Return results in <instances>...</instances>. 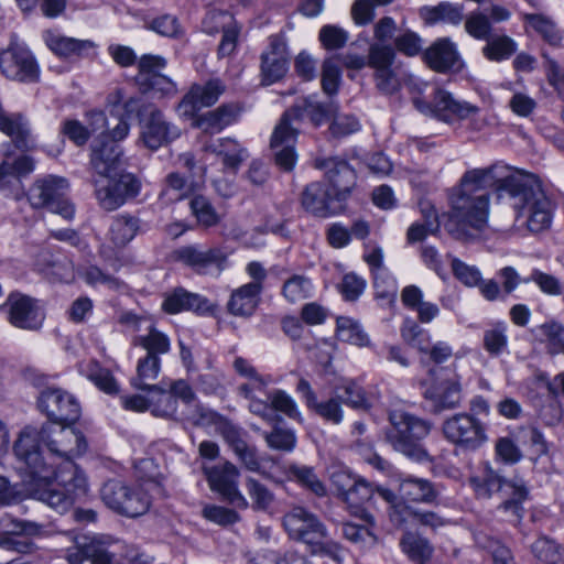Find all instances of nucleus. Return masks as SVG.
<instances>
[{"instance_id": "c85d7f7f", "label": "nucleus", "mask_w": 564, "mask_h": 564, "mask_svg": "<svg viewBox=\"0 0 564 564\" xmlns=\"http://www.w3.org/2000/svg\"><path fill=\"white\" fill-rule=\"evenodd\" d=\"M147 231L145 224L137 215L122 213L112 218L108 230L110 242L118 249L124 248L137 235Z\"/></svg>"}, {"instance_id": "20e7f679", "label": "nucleus", "mask_w": 564, "mask_h": 564, "mask_svg": "<svg viewBox=\"0 0 564 564\" xmlns=\"http://www.w3.org/2000/svg\"><path fill=\"white\" fill-rule=\"evenodd\" d=\"M291 540L304 543L312 555L335 558L338 545L327 540V529L319 518L303 507H293L282 518Z\"/></svg>"}, {"instance_id": "f704fd0d", "label": "nucleus", "mask_w": 564, "mask_h": 564, "mask_svg": "<svg viewBox=\"0 0 564 564\" xmlns=\"http://www.w3.org/2000/svg\"><path fill=\"white\" fill-rule=\"evenodd\" d=\"M73 424H61L58 435L61 437V447L56 449L55 458H61L66 463L73 460L75 456L84 454L87 449L85 436Z\"/></svg>"}, {"instance_id": "ddd939ff", "label": "nucleus", "mask_w": 564, "mask_h": 564, "mask_svg": "<svg viewBox=\"0 0 564 564\" xmlns=\"http://www.w3.org/2000/svg\"><path fill=\"white\" fill-rule=\"evenodd\" d=\"M0 313L7 314V321L17 328L36 332L42 328L45 313L39 301L20 292H11L4 303L0 304Z\"/></svg>"}, {"instance_id": "864d4df0", "label": "nucleus", "mask_w": 564, "mask_h": 564, "mask_svg": "<svg viewBox=\"0 0 564 564\" xmlns=\"http://www.w3.org/2000/svg\"><path fill=\"white\" fill-rule=\"evenodd\" d=\"M532 552L535 557L544 564L564 563V550L551 539H538L532 545Z\"/></svg>"}, {"instance_id": "052dcab7", "label": "nucleus", "mask_w": 564, "mask_h": 564, "mask_svg": "<svg viewBox=\"0 0 564 564\" xmlns=\"http://www.w3.org/2000/svg\"><path fill=\"white\" fill-rule=\"evenodd\" d=\"M215 429L217 433L223 436L232 452L247 443L246 437L248 433L225 416L218 419Z\"/></svg>"}, {"instance_id": "6e6552de", "label": "nucleus", "mask_w": 564, "mask_h": 564, "mask_svg": "<svg viewBox=\"0 0 564 564\" xmlns=\"http://www.w3.org/2000/svg\"><path fill=\"white\" fill-rule=\"evenodd\" d=\"M429 376L430 380L422 382V386L423 398L430 402L432 413L440 414L462 405L463 387L459 375L445 376L443 370L432 368Z\"/></svg>"}, {"instance_id": "37998d69", "label": "nucleus", "mask_w": 564, "mask_h": 564, "mask_svg": "<svg viewBox=\"0 0 564 564\" xmlns=\"http://www.w3.org/2000/svg\"><path fill=\"white\" fill-rule=\"evenodd\" d=\"M147 329L148 333L145 335L133 337L132 345L142 347L147 351L145 355L160 357L167 354L171 349L167 335L155 328L153 324H150Z\"/></svg>"}, {"instance_id": "b1692460", "label": "nucleus", "mask_w": 564, "mask_h": 564, "mask_svg": "<svg viewBox=\"0 0 564 564\" xmlns=\"http://www.w3.org/2000/svg\"><path fill=\"white\" fill-rule=\"evenodd\" d=\"M65 558L69 564H82L86 560L91 564H111L112 552L99 538L79 535L75 544L66 550Z\"/></svg>"}, {"instance_id": "f03ea898", "label": "nucleus", "mask_w": 564, "mask_h": 564, "mask_svg": "<svg viewBox=\"0 0 564 564\" xmlns=\"http://www.w3.org/2000/svg\"><path fill=\"white\" fill-rule=\"evenodd\" d=\"M61 423L46 422L36 427L24 426L14 443V454L19 462L25 465L30 476L29 488L31 495L46 503L58 513L67 512L75 500L86 495L87 479L82 470L67 459L57 469L53 462H47L41 452L43 444L50 458H55L56 449L61 447V437L57 436Z\"/></svg>"}, {"instance_id": "6ab92c4d", "label": "nucleus", "mask_w": 564, "mask_h": 564, "mask_svg": "<svg viewBox=\"0 0 564 564\" xmlns=\"http://www.w3.org/2000/svg\"><path fill=\"white\" fill-rule=\"evenodd\" d=\"M181 135V130L169 122L161 110L150 108L148 116L142 120L141 139L150 150H158Z\"/></svg>"}, {"instance_id": "4468645a", "label": "nucleus", "mask_w": 564, "mask_h": 564, "mask_svg": "<svg viewBox=\"0 0 564 564\" xmlns=\"http://www.w3.org/2000/svg\"><path fill=\"white\" fill-rule=\"evenodd\" d=\"M314 167L324 172L327 187L334 192L337 203H345L356 186L357 175L347 160L340 156H317Z\"/></svg>"}, {"instance_id": "c03bdc74", "label": "nucleus", "mask_w": 564, "mask_h": 564, "mask_svg": "<svg viewBox=\"0 0 564 564\" xmlns=\"http://www.w3.org/2000/svg\"><path fill=\"white\" fill-rule=\"evenodd\" d=\"M161 371V358L158 356L145 355L137 364V373L131 378V384L138 390H148Z\"/></svg>"}, {"instance_id": "bf43d9fd", "label": "nucleus", "mask_w": 564, "mask_h": 564, "mask_svg": "<svg viewBox=\"0 0 564 564\" xmlns=\"http://www.w3.org/2000/svg\"><path fill=\"white\" fill-rule=\"evenodd\" d=\"M540 341L545 343L552 354H557L564 340V326L555 321L545 322L535 328Z\"/></svg>"}, {"instance_id": "aec40b11", "label": "nucleus", "mask_w": 564, "mask_h": 564, "mask_svg": "<svg viewBox=\"0 0 564 564\" xmlns=\"http://www.w3.org/2000/svg\"><path fill=\"white\" fill-rule=\"evenodd\" d=\"M290 113H283L271 137V149L274 160L284 171H291L296 162L294 145L296 143L299 128L288 124Z\"/></svg>"}, {"instance_id": "a18cd8bd", "label": "nucleus", "mask_w": 564, "mask_h": 564, "mask_svg": "<svg viewBox=\"0 0 564 564\" xmlns=\"http://www.w3.org/2000/svg\"><path fill=\"white\" fill-rule=\"evenodd\" d=\"M508 326L505 322L492 323L484 330L482 346L490 357H499L508 348Z\"/></svg>"}, {"instance_id": "0e129e2a", "label": "nucleus", "mask_w": 564, "mask_h": 564, "mask_svg": "<svg viewBox=\"0 0 564 564\" xmlns=\"http://www.w3.org/2000/svg\"><path fill=\"white\" fill-rule=\"evenodd\" d=\"M523 19L551 45H557L562 35L553 21L541 14L527 13Z\"/></svg>"}, {"instance_id": "f3484780", "label": "nucleus", "mask_w": 564, "mask_h": 564, "mask_svg": "<svg viewBox=\"0 0 564 564\" xmlns=\"http://www.w3.org/2000/svg\"><path fill=\"white\" fill-rule=\"evenodd\" d=\"M204 474L213 491L218 492L228 503L246 509L249 503L238 488L239 470L230 462H225L212 467L204 466Z\"/></svg>"}, {"instance_id": "79ce46f5", "label": "nucleus", "mask_w": 564, "mask_h": 564, "mask_svg": "<svg viewBox=\"0 0 564 564\" xmlns=\"http://www.w3.org/2000/svg\"><path fill=\"white\" fill-rule=\"evenodd\" d=\"M147 391L150 392V411L153 415L165 419H177V401L170 390L166 391L158 384H153Z\"/></svg>"}, {"instance_id": "69168bd1", "label": "nucleus", "mask_w": 564, "mask_h": 564, "mask_svg": "<svg viewBox=\"0 0 564 564\" xmlns=\"http://www.w3.org/2000/svg\"><path fill=\"white\" fill-rule=\"evenodd\" d=\"M166 66V59L160 55L145 54L141 56L138 63V75L135 77L138 84L142 86L152 77L162 74L161 72Z\"/></svg>"}, {"instance_id": "393cba45", "label": "nucleus", "mask_w": 564, "mask_h": 564, "mask_svg": "<svg viewBox=\"0 0 564 564\" xmlns=\"http://www.w3.org/2000/svg\"><path fill=\"white\" fill-rule=\"evenodd\" d=\"M90 166L91 176H111L120 173H129L124 170L123 151L116 142L100 141V145L93 147Z\"/></svg>"}, {"instance_id": "39448f33", "label": "nucleus", "mask_w": 564, "mask_h": 564, "mask_svg": "<svg viewBox=\"0 0 564 564\" xmlns=\"http://www.w3.org/2000/svg\"><path fill=\"white\" fill-rule=\"evenodd\" d=\"M389 421L387 440L395 451L419 463L429 459L421 441L430 434L431 422L401 410L391 411Z\"/></svg>"}, {"instance_id": "e2e57ef3", "label": "nucleus", "mask_w": 564, "mask_h": 564, "mask_svg": "<svg viewBox=\"0 0 564 564\" xmlns=\"http://www.w3.org/2000/svg\"><path fill=\"white\" fill-rule=\"evenodd\" d=\"M375 521L372 523L365 522L364 525H359L352 522L343 523L341 531L344 536L356 544L373 545L377 542V536L372 531Z\"/></svg>"}, {"instance_id": "de8ad7c7", "label": "nucleus", "mask_w": 564, "mask_h": 564, "mask_svg": "<svg viewBox=\"0 0 564 564\" xmlns=\"http://www.w3.org/2000/svg\"><path fill=\"white\" fill-rule=\"evenodd\" d=\"M336 324V334L339 340L360 347L368 345L369 337L357 321L340 316Z\"/></svg>"}, {"instance_id": "3c124183", "label": "nucleus", "mask_w": 564, "mask_h": 564, "mask_svg": "<svg viewBox=\"0 0 564 564\" xmlns=\"http://www.w3.org/2000/svg\"><path fill=\"white\" fill-rule=\"evenodd\" d=\"M336 391L341 397V403L352 409L367 411L371 406L365 389L354 381L345 382Z\"/></svg>"}, {"instance_id": "f257e3e1", "label": "nucleus", "mask_w": 564, "mask_h": 564, "mask_svg": "<svg viewBox=\"0 0 564 564\" xmlns=\"http://www.w3.org/2000/svg\"><path fill=\"white\" fill-rule=\"evenodd\" d=\"M495 188L498 197L507 199L516 218H524L527 228L534 234L551 224V202L540 178L502 163L467 171L459 191L451 198L452 212L444 229L456 240L473 241L480 238L488 226L489 194Z\"/></svg>"}, {"instance_id": "603ef678", "label": "nucleus", "mask_w": 564, "mask_h": 564, "mask_svg": "<svg viewBox=\"0 0 564 564\" xmlns=\"http://www.w3.org/2000/svg\"><path fill=\"white\" fill-rule=\"evenodd\" d=\"M341 405V397L336 392L335 395L327 400H317L310 410L326 422L340 424L344 420V410Z\"/></svg>"}, {"instance_id": "423d86ee", "label": "nucleus", "mask_w": 564, "mask_h": 564, "mask_svg": "<svg viewBox=\"0 0 564 564\" xmlns=\"http://www.w3.org/2000/svg\"><path fill=\"white\" fill-rule=\"evenodd\" d=\"M100 498L107 508L126 518L143 516L151 507V498L140 485L119 479L106 481L100 488Z\"/></svg>"}, {"instance_id": "bb28decb", "label": "nucleus", "mask_w": 564, "mask_h": 564, "mask_svg": "<svg viewBox=\"0 0 564 564\" xmlns=\"http://www.w3.org/2000/svg\"><path fill=\"white\" fill-rule=\"evenodd\" d=\"M424 63L437 73L459 70L463 62L456 45L447 37L436 40L422 55Z\"/></svg>"}, {"instance_id": "7c9ffc66", "label": "nucleus", "mask_w": 564, "mask_h": 564, "mask_svg": "<svg viewBox=\"0 0 564 564\" xmlns=\"http://www.w3.org/2000/svg\"><path fill=\"white\" fill-rule=\"evenodd\" d=\"M206 151L221 159L225 169L236 173L240 165L248 159L249 153L237 140L220 138L205 147Z\"/></svg>"}, {"instance_id": "a878e982", "label": "nucleus", "mask_w": 564, "mask_h": 564, "mask_svg": "<svg viewBox=\"0 0 564 564\" xmlns=\"http://www.w3.org/2000/svg\"><path fill=\"white\" fill-rule=\"evenodd\" d=\"M162 310L167 314L191 311L203 315L213 313L214 305L210 304L207 297L178 286L164 294Z\"/></svg>"}, {"instance_id": "5fc2aeb1", "label": "nucleus", "mask_w": 564, "mask_h": 564, "mask_svg": "<svg viewBox=\"0 0 564 564\" xmlns=\"http://www.w3.org/2000/svg\"><path fill=\"white\" fill-rule=\"evenodd\" d=\"M341 80V69L339 66V55L326 58L322 65V88L323 91L333 96L336 95Z\"/></svg>"}, {"instance_id": "412c9836", "label": "nucleus", "mask_w": 564, "mask_h": 564, "mask_svg": "<svg viewBox=\"0 0 564 564\" xmlns=\"http://www.w3.org/2000/svg\"><path fill=\"white\" fill-rule=\"evenodd\" d=\"M395 56V50L390 44L372 43L368 50V66L375 68L377 87L386 94L397 89L395 75L391 68Z\"/></svg>"}, {"instance_id": "7ed1b4c3", "label": "nucleus", "mask_w": 564, "mask_h": 564, "mask_svg": "<svg viewBox=\"0 0 564 564\" xmlns=\"http://www.w3.org/2000/svg\"><path fill=\"white\" fill-rule=\"evenodd\" d=\"M468 482L478 498L489 499L494 494H500L502 502L499 509L510 513L514 521L521 520L524 511L522 505L529 495L522 481L506 479L488 463H484L469 477Z\"/></svg>"}, {"instance_id": "ea45409f", "label": "nucleus", "mask_w": 564, "mask_h": 564, "mask_svg": "<svg viewBox=\"0 0 564 564\" xmlns=\"http://www.w3.org/2000/svg\"><path fill=\"white\" fill-rule=\"evenodd\" d=\"M286 475L289 479L297 482L303 488L310 490L317 497L326 496V487L318 478L315 470L311 466L291 464L288 466Z\"/></svg>"}, {"instance_id": "49530a36", "label": "nucleus", "mask_w": 564, "mask_h": 564, "mask_svg": "<svg viewBox=\"0 0 564 564\" xmlns=\"http://www.w3.org/2000/svg\"><path fill=\"white\" fill-rule=\"evenodd\" d=\"M517 52V43L508 35H491L482 47V55L491 62L509 59Z\"/></svg>"}, {"instance_id": "72a5a7b5", "label": "nucleus", "mask_w": 564, "mask_h": 564, "mask_svg": "<svg viewBox=\"0 0 564 564\" xmlns=\"http://www.w3.org/2000/svg\"><path fill=\"white\" fill-rule=\"evenodd\" d=\"M372 496V486L364 479L358 478L351 490L345 495L343 501L347 505L351 514L371 524L372 516L365 509L364 505L369 502Z\"/></svg>"}, {"instance_id": "f8f14e48", "label": "nucleus", "mask_w": 564, "mask_h": 564, "mask_svg": "<svg viewBox=\"0 0 564 564\" xmlns=\"http://www.w3.org/2000/svg\"><path fill=\"white\" fill-rule=\"evenodd\" d=\"M176 259L191 268L196 274L219 276L228 268L229 251L219 246H184L175 251Z\"/></svg>"}, {"instance_id": "0eeeda50", "label": "nucleus", "mask_w": 564, "mask_h": 564, "mask_svg": "<svg viewBox=\"0 0 564 564\" xmlns=\"http://www.w3.org/2000/svg\"><path fill=\"white\" fill-rule=\"evenodd\" d=\"M94 195L98 206L105 212H115L141 192L142 183L133 173L111 176H91Z\"/></svg>"}, {"instance_id": "774afa93", "label": "nucleus", "mask_w": 564, "mask_h": 564, "mask_svg": "<svg viewBox=\"0 0 564 564\" xmlns=\"http://www.w3.org/2000/svg\"><path fill=\"white\" fill-rule=\"evenodd\" d=\"M246 488L252 500V509L267 510L273 502V494L260 481L252 477L246 479Z\"/></svg>"}, {"instance_id": "5701e85b", "label": "nucleus", "mask_w": 564, "mask_h": 564, "mask_svg": "<svg viewBox=\"0 0 564 564\" xmlns=\"http://www.w3.org/2000/svg\"><path fill=\"white\" fill-rule=\"evenodd\" d=\"M226 91L225 83L219 78H212L200 84H193L182 98L178 107L184 115L193 116L202 108L212 107Z\"/></svg>"}, {"instance_id": "1a4fd4ad", "label": "nucleus", "mask_w": 564, "mask_h": 564, "mask_svg": "<svg viewBox=\"0 0 564 564\" xmlns=\"http://www.w3.org/2000/svg\"><path fill=\"white\" fill-rule=\"evenodd\" d=\"M68 183L53 175L36 180L30 187L28 199L34 208H46L70 220L75 214L74 205L66 197Z\"/></svg>"}, {"instance_id": "13d9d810", "label": "nucleus", "mask_w": 564, "mask_h": 564, "mask_svg": "<svg viewBox=\"0 0 564 564\" xmlns=\"http://www.w3.org/2000/svg\"><path fill=\"white\" fill-rule=\"evenodd\" d=\"M189 208L197 221L205 227H212L219 223V216L209 202L203 195H195L189 202Z\"/></svg>"}, {"instance_id": "dca6fc26", "label": "nucleus", "mask_w": 564, "mask_h": 564, "mask_svg": "<svg viewBox=\"0 0 564 564\" xmlns=\"http://www.w3.org/2000/svg\"><path fill=\"white\" fill-rule=\"evenodd\" d=\"M0 72L9 80L36 83L40 68L33 54L25 47L11 45L0 52Z\"/></svg>"}, {"instance_id": "4c0bfd02", "label": "nucleus", "mask_w": 564, "mask_h": 564, "mask_svg": "<svg viewBox=\"0 0 564 564\" xmlns=\"http://www.w3.org/2000/svg\"><path fill=\"white\" fill-rule=\"evenodd\" d=\"M400 546L415 564H429L434 552L430 541L414 532H405L400 540Z\"/></svg>"}, {"instance_id": "c756f323", "label": "nucleus", "mask_w": 564, "mask_h": 564, "mask_svg": "<svg viewBox=\"0 0 564 564\" xmlns=\"http://www.w3.org/2000/svg\"><path fill=\"white\" fill-rule=\"evenodd\" d=\"M45 43L54 54L63 58L87 57L96 46L93 41L77 40L52 31L45 33Z\"/></svg>"}, {"instance_id": "58836bf2", "label": "nucleus", "mask_w": 564, "mask_h": 564, "mask_svg": "<svg viewBox=\"0 0 564 564\" xmlns=\"http://www.w3.org/2000/svg\"><path fill=\"white\" fill-rule=\"evenodd\" d=\"M420 14L427 24L444 22L457 25L463 20V6L441 2L435 7H423Z\"/></svg>"}, {"instance_id": "9d476101", "label": "nucleus", "mask_w": 564, "mask_h": 564, "mask_svg": "<svg viewBox=\"0 0 564 564\" xmlns=\"http://www.w3.org/2000/svg\"><path fill=\"white\" fill-rule=\"evenodd\" d=\"M442 433L448 443L465 451H476L488 441L484 423L466 412L444 420Z\"/></svg>"}, {"instance_id": "8fccbe9b", "label": "nucleus", "mask_w": 564, "mask_h": 564, "mask_svg": "<svg viewBox=\"0 0 564 564\" xmlns=\"http://www.w3.org/2000/svg\"><path fill=\"white\" fill-rule=\"evenodd\" d=\"M185 410L182 411L180 415V420L191 423L195 426H205V425H217L218 419H221L223 415L216 413L215 411L207 409L196 402L191 403V405H185Z\"/></svg>"}, {"instance_id": "c9c22d12", "label": "nucleus", "mask_w": 564, "mask_h": 564, "mask_svg": "<svg viewBox=\"0 0 564 564\" xmlns=\"http://www.w3.org/2000/svg\"><path fill=\"white\" fill-rule=\"evenodd\" d=\"M193 191L194 181H188L178 172H171L163 180L159 199L172 204L187 198Z\"/></svg>"}, {"instance_id": "9b49d317", "label": "nucleus", "mask_w": 564, "mask_h": 564, "mask_svg": "<svg viewBox=\"0 0 564 564\" xmlns=\"http://www.w3.org/2000/svg\"><path fill=\"white\" fill-rule=\"evenodd\" d=\"M415 108L424 115L432 116L446 123L465 120L479 111V108L464 100H458L442 88H436L431 100L414 98Z\"/></svg>"}, {"instance_id": "2f4dec72", "label": "nucleus", "mask_w": 564, "mask_h": 564, "mask_svg": "<svg viewBox=\"0 0 564 564\" xmlns=\"http://www.w3.org/2000/svg\"><path fill=\"white\" fill-rule=\"evenodd\" d=\"M262 286L243 284L232 291L227 303L228 312L234 316L250 317L260 303Z\"/></svg>"}, {"instance_id": "680f3d73", "label": "nucleus", "mask_w": 564, "mask_h": 564, "mask_svg": "<svg viewBox=\"0 0 564 564\" xmlns=\"http://www.w3.org/2000/svg\"><path fill=\"white\" fill-rule=\"evenodd\" d=\"M264 440L270 448L281 452H292L297 441L293 430L278 425L264 434Z\"/></svg>"}, {"instance_id": "09e8293b", "label": "nucleus", "mask_w": 564, "mask_h": 564, "mask_svg": "<svg viewBox=\"0 0 564 564\" xmlns=\"http://www.w3.org/2000/svg\"><path fill=\"white\" fill-rule=\"evenodd\" d=\"M401 337L403 340L413 348H416L421 354L427 355L429 348L433 345L431 343L430 334L421 328L413 321H405L401 327Z\"/></svg>"}, {"instance_id": "338daca9", "label": "nucleus", "mask_w": 564, "mask_h": 564, "mask_svg": "<svg viewBox=\"0 0 564 564\" xmlns=\"http://www.w3.org/2000/svg\"><path fill=\"white\" fill-rule=\"evenodd\" d=\"M311 290L310 279L304 275H293L284 282L282 294L289 302L296 303L308 297Z\"/></svg>"}, {"instance_id": "6e6d98bb", "label": "nucleus", "mask_w": 564, "mask_h": 564, "mask_svg": "<svg viewBox=\"0 0 564 564\" xmlns=\"http://www.w3.org/2000/svg\"><path fill=\"white\" fill-rule=\"evenodd\" d=\"M394 50L408 57L423 53V39L410 29H401L393 40Z\"/></svg>"}, {"instance_id": "a211bd4d", "label": "nucleus", "mask_w": 564, "mask_h": 564, "mask_svg": "<svg viewBox=\"0 0 564 564\" xmlns=\"http://www.w3.org/2000/svg\"><path fill=\"white\" fill-rule=\"evenodd\" d=\"M289 69L286 39L282 33L269 37V45L261 54V76L264 85L284 77Z\"/></svg>"}, {"instance_id": "cd10ccee", "label": "nucleus", "mask_w": 564, "mask_h": 564, "mask_svg": "<svg viewBox=\"0 0 564 564\" xmlns=\"http://www.w3.org/2000/svg\"><path fill=\"white\" fill-rule=\"evenodd\" d=\"M336 111L337 107L333 101L319 102L312 97H306L292 106L284 113H290L288 124L299 128L304 117H308L310 121L315 127H319L329 120Z\"/></svg>"}, {"instance_id": "473e14b6", "label": "nucleus", "mask_w": 564, "mask_h": 564, "mask_svg": "<svg viewBox=\"0 0 564 564\" xmlns=\"http://www.w3.org/2000/svg\"><path fill=\"white\" fill-rule=\"evenodd\" d=\"M399 490L404 499L422 503H433L440 495L437 487L433 482L412 476L401 480Z\"/></svg>"}, {"instance_id": "a19ab883", "label": "nucleus", "mask_w": 564, "mask_h": 564, "mask_svg": "<svg viewBox=\"0 0 564 564\" xmlns=\"http://www.w3.org/2000/svg\"><path fill=\"white\" fill-rule=\"evenodd\" d=\"M0 528L7 534L15 536H44L46 528L44 524L35 521L22 520L13 517L10 513H4L0 517Z\"/></svg>"}, {"instance_id": "e433bc0d", "label": "nucleus", "mask_w": 564, "mask_h": 564, "mask_svg": "<svg viewBox=\"0 0 564 564\" xmlns=\"http://www.w3.org/2000/svg\"><path fill=\"white\" fill-rule=\"evenodd\" d=\"M80 375L91 381L100 391L107 394H117L119 384L111 371L102 367L97 360L82 362L78 366Z\"/></svg>"}, {"instance_id": "4d7b16f0", "label": "nucleus", "mask_w": 564, "mask_h": 564, "mask_svg": "<svg viewBox=\"0 0 564 564\" xmlns=\"http://www.w3.org/2000/svg\"><path fill=\"white\" fill-rule=\"evenodd\" d=\"M268 400L271 402L273 413L281 412L291 420L301 422L302 414L294 399L284 390L275 389L268 393Z\"/></svg>"}, {"instance_id": "2eb2a0df", "label": "nucleus", "mask_w": 564, "mask_h": 564, "mask_svg": "<svg viewBox=\"0 0 564 564\" xmlns=\"http://www.w3.org/2000/svg\"><path fill=\"white\" fill-rule=\"evenodd\" d=\"M37 408L48 422L74 424L80 416V405L76 398L61 388L40 390Z\"/></svg>"}, {"instance_id": "4be33fe9", "label": "nucleus", "mask_w": 564, "mask_h": 564, "mask_svg": "<svg viewBox=\"0 0 564 564\" xmlns=\"http://www.w3.org/2000/svg\"><path fill=\"white\" fill-rule=\"evenodd\" d=\"M301 205L311 215L318 218H327L341 209L334 192L322 182H312L306 185L301 194Z\"/></svg>"}]
</instances>
